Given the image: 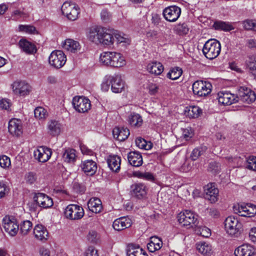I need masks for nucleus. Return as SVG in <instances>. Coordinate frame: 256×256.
Listing matches in <instances>:
<instances>
[{"mask_svg":"<svg viewBox=\"0 0 256 256\" xmlns=\"http://www.w3.org/2000/svg\"><path fill=\"white\" fill-rule=\"evenodd\" d=\"M53 204L52 199L46 194L41 192L35 194L33 197V202L28 204L31 211H36L38 207L48 208Z\"/></svg>","mask_w":256,"mask_h":256,"instance_id":"obj_1","label":"nucleus"},{"mask_svg":"<svg viewBox=\"0 0 256 256\" xmlns=\"http://www.w3.org/2000/svg\"><path fill=\"white\" fill-rule=\"evenodd\" d=\"M221 50V45L218 41L215 39L207 40L202 48V53L206 58L213 60L220 54Z\"/></svg>","mask_w":256,"mask_h":256,"instance_id":"obj_2","label":"nucleus"},{"mask_svg":"<svg viewBox=\"0 0 256 256\" xmlns=\"http://www.w3.org/2000/svg\"><path fill=\"white\" fill-rule=\"evenodd\" d=\"M198 216L193 212L184 210L177 216L178 223L182 226L191 228L198 224Z\"/></svg>","mask_w":256,"mask_h":256,"instance_id":"obj_3","label":"nucleus"},{"mask_svg":"<svg viewBox=\"0 0 256 256\" xmlns=\"http://www.w3.org/2000/svg\"><path fill=\"white\" fill-rule=\"evenodd\" d=\"M212 84L206 81L197 80L192 84V92L194 95L199 97L206 96L210 94Z\"/></svg>","mask_w":256,"mask_h":256,"instance_id":"obj_4","label":"nucleus"},{"mask_svg":"<svg viewBox=\"0 0 256 256\" xmlns=\"http://www.w3.org/2000/svg\"><path fill=\"white\" fill-rule=\"evenodd\" d=\"M62 14L68 20H74L80 14V8L78 5L70 2H65L61 8Z\"/></svg>","mask_w":256,"mask_h":256,"instance_id":"obj_5","label":"nucleus"},{"mask_svg":"<svg viewBox=\"0 0 256 256\" xmlns=\"http://www.w3.org/2000/svg\"><path fill=\"white\" fill-rule=\"evenodd\" d=\"M84 214L82 207L74 204L68 205L64 212L65 217L70 220H80L84 216Z\"/></svg>","mask_w":256,"mask_h":256,"instance_id":"obj_6","label":"nucleus"},{"mask_svg":"<svg viewBox=\"0 0 256 256\" xmlns=\"http://www.w3.org/2000/svg\"><path fill=\"white\" fill-rule=\"evenodd\" d=\"M14 94L20 96H25L32 91V86L24 80H16L11 84Z\"/></svg>","mask_w":256,"mask_h":256,"instance_id":"obj_7","label":"nucleus"},{"mask_svg":"<svg viewBox=\"0 0 256 256\" xmlns=\"http://www.w3.org/2000/svg\"><path fill=\"white\" fill-rule=\"evenodd\" d=\"M48 60L51 66L56 68H60L66 64V57L62 51L55 50L51 52Z\"/></svg>","mask_w":256,"mask_h":256,"instance_id":"obj_8","label":"nucleus"},{"mask_svg":"<svg viewBox=\"0 0 256 256\" xmlns=\"http://www.w3.org/2000/svg\"><path fill=\"white\" fill-rule=\"evenodd\" d=\"M2 226L6 232L12 236H15L19 230L16 220L12 216H4L2 220Z\"/></svg>","mask_w":256,"mask_h":256,"instance_id":"obj_9","label":"nucleus"},{"mask_svg":"<svg viewBox=\"0 0 256 256\" xmlns=\"http://www.w3.org/2000/svg\"><path fill=\"white\" fill-rule=\"evenodd\" d=\"M224 228L226 232L232 236H236L238 232L240 224L238 218L230 216L224 220Z\"/></svg>","mask_w":256,"mask_h":256,"instance_id":"obj_10","label":"nucleus"},{"mask_svg":"<svg viewBox=\"0 0 256 256\" xmlns=\"http://www.w3.org/2000/svg\"><path fill=\"white\" fill-rule=\"evenodd\" d=\"M72 105L77 112L82 113L88 112L91 106L90 100L80 96H76L73 98Z\"/></svg>","mask_w":256,"mask_h":256,"instance_id":"obj_11","label":"nucleus"},{"mask_svg":"<svg viewBox=\"0 0 256 256\" xmlns=\"http://www.w3.org/2000/svg\"><path fill=\"white\" fill-rule=\"evenodd\" d=\"M218 104L223 106H229L238 101L236 95L228 91H220L217 94Z\"/></svg>","mask_w":256,"mask_h":256,"instance_id":"obj_12","label":"nucleus"},{"mask_svg":"<svg viewBox=\"0 0 256 256\" xmlns=\"http://www.w3.org/2000/svg\"><path fill=\"white\" fill-rule=\"evenodd\" d=\"M180 8L176 6H168L163 10L164 18L166 20L170 22L176 21L180 17Z\"/></svg>","mask_w":256,"mask_h":256,"instance_id":"obj_13","label":"nucleus"},{"mask_svg":"<svg viewBox=\"0 0 256 256\" xmlns=\"http://www.w3.org/2000/svg\"><path fill=\"white\" fill-rule=\"evenodd\" d=\"M8 132L14 136L19 137L22 134V124L20 120L12 118L9 121Z\"/></svg>","mask_w":256,"mask_h":256,"instance_id":"obj_14","label":"nucleus"},{"mask_svg":"<svg viewBox=\"0 0 256 256\" xmlns=\"http://www.w3.org/2000/svg\"><path fill=\"white\" fill-rule=\"evenodd\" d=\"M52 154L51 150L46 146H40L34 152V158L41 162L48 161L50 158Z\"/></svg>","mask_w":256,"mask_h":256,"instance_id":"obj_15","label":"nucleus"},{"mask_svg":"<svg viewBox=\"0 0 256 256\" xmlns=\"http://www.w3.org/2000/svg\"><path fill=\"white\" fill-rule=\"evenodd\" d=\"M204 192L206 198L212 203L215 202L218 200L219 191L214 184H208L204 187Z\"/></svg>","mask_w":256,"mask_h":256,"instance_id":"obj_16","label":"nucleus"},{"mask_svg":"<svg viewBox=\"0 0 256 256\" xmlns=\"http://www.w3.org/2000/svg\"><path fill=\"white\" fill-rule=\"evenodd\" d=\"M46 128L48 134L54 136L59 135L61 133L63 126L59 121L56 120H50L47 123Z\"/></svg>","mask_w":256,"mask_h":256,"instance_id":"obj_17","label":"nucleus"},{"mask_svg":"<svg viewBox=\"0 0 256 256\" xmlns=\"http://www.w3.org/2000/svg\"><path fill=\"white\" fill-rule=\"evenodd\" d=\"M256 95L254 92L248 88L241 86V103L250 104L255 101Z\"/></svg>","mask_w":256,"mask_h":256,"instance_id":"obj_18","label":"nucleus"},{"mask_svg":"<svg viewBox=\"0 0 256 256\" xmlns=\"http://www.w3.org/2000/svg\"><path fill=\"white\" fill-rule=\"evenodd\" d=\"M18 44L21 50L27 54H34L37 52L35 44L25 38L20 40Z\"/></svg>","mask_w":256,"mask_h":256,"instance_id":"obj_19","label":"nucleus"},{"mask_svg":"<svg viewBox=\"0 0 256 256\" xmlns=\"http://www.w3.org/2000/svg\"><path fill=\"white\" fill-rule=\"evenodd\" d=\"M103 30L101 27L90 28L87 35L88 39L96 44H100Z\"/></svg>","mask_w":256,"mask_h":256,"instance_id":"obj_20","label":"nucleus"},{"mask_svg":"<svg viewBox=\"0 0 256 256\" xmlns=\"http://www.w3.org/2000/svg\"><path fill=\"white\" fill-rule=\"evenodd\" d=\"M132 224V220L128 216H124L115 220L112 226L115 230L120 231L130 227Z\"/></svg>","mask_w":256,"mask_h":256,"instance_id":"obj_21","label":"nucleus"},{"mask_svg":"<svg viewBox=\"0 0 256 256\" xmlns=\"http://www.w3.org/2000/svg\"><path fill=\"white\" fill-rule=\"evenodd\" d=\"M35 238L42 242L46 241L49 236L46 228L42 224H36L33 230Z\"/></svg>","mask_w":256,"mask_h":256,"instance_id":"obj_22","label":"nucleus"},{"mask_svg":"<svg viewBox=\"0 0 256 256\" xmlns=\"http://www.w3.org/2000/svg\"><path fill=\"white\" fill-rule=\"evenodd\" d=\"M124 84L119 74L112 76L111 90L114 93H120L124 90Z\"/></svg>","mask_w":256,"mask_h":256,"instance_id":"obj_23","label":"nucleus"},{"mask_svg":"<svg viewBox=\"0 0 256 256\" xmlns=\"http://www.w3.org/2000/svg\"><path fill=\"white\" fill-rule=\"evenodd\" d=\"M80 167L82 171L88 176L94 175L97 170L96 162L90 160L82 162Z\"/></svg>","mask_w":256,"mask_h":256,"instance_id":"obj_24","label":"nucleus"},{"mask_svg":"<svg viewBox=\"0 0 256 256\" xmlns=\"http://www.w3.org/2000/svg\"><path fill=\"white\" fill-rule=\"evenodd\" d=\"M128 160L130 164L135 167L142 166L143 162L140 153L136 151L130 152L128 154Z\"/></svg>","mask_w":256,"mask_h":256,"instance_id":"obj_25","label":"nucleus"},{"mask_svg":"<svg viewBox=\"0 0 256 256\" xmlns=\"http://www.w3.org/2000/svg\"><path fill=\"white\" fill-rule=\"evenodd\" d=\"M62 46L65 50L73 53L76 52L80 50L79 42L70 38L66 39L62 43Z\"/></svg>","mask_w":256,"mask_h":256,"instance_id":"obj_26","label":"nucleus"},{"mask_svg":"<svg viewBox=\"0 0 256 256\" xmlns=\"http://www.w3.org/2000/svg\"><path fill=\"white\" fill-rule=\"evenodd\" d=\"M129 130L124 127H116L113 129L112 134L114 138L119 141H123L130 135Z\"/></svg>","mask_w":256,"mask_h":256,"instance_id":"obj_27","label":"nucleus"},{"mask_svg":"<svg viewBox=\"0 0 256 256\" xmlns=\"http://www.w3.org/2000/svg\"><path fill=\"white\" fill-rule=\"evenodd\" d=\"M88 210L92 212L100 213L102 209V203L100 200L97 198H92L87 203Z\"/></svg>","mask_w":256,"mask_h":256,"instance_id":"obj_28","label":"nucleus"},{"mask_svg":"<svg viewBox=\"0 0 256 256\" xmlns=\"http://www.w3.org/2000/svg\"><path fill=\"white\" fill-rule=\"evenodd\" d=\"M121 158L117 155L110 156L107 163L110 168L114 172H118L120 168Z\"/></svg>","mask_w":256,"mask_h":256,"instance_id":"obj_29","label":"nucleus"},{"mask_svg":"<svg viewBox=\"0 0 256 256\" xmlns=\"http://www.w3.org/2000/svg\"><path fill=\"white\" fill-rule=\"evenodd\" d=\"M146 192L147 188L144 184H136L132 187V195L138 198H144L146 196Z\"/></svg>","mask_w":256,"mask_h":256,"instance_id":"obj_30","label":"nucleus"},{"mask_svg":"<svg viewBox=\"0 0 256 256\" xmlns=\"http://www.w3.org/2000/svg\"><path fill=\"white\" fill-rule=\"evenodd\" d=\"M114 52H104L100 54L99 62L104 66H112L114 54Z\"/></svg>","mask_w":256,"mask_h":256,"instance_id":"obj_31","label":"nucleus"},{"mask_svg":"<svg viewBox=\"0 0 256 256\" xmlns=\"http://www.w3.org/2000/svg\"><path fill=\"white\" fill-rule=\"evenodd\" d=\"M126 252L127 256H148L144 250L134 244H128Z\"/></svg>","mask_w":256,"mask_h":256,"instance_id":"obj_32","label":"nucleus"},{"mask_svg":"<svg viewBox=\"0 0 256 256\" xmlns=\"http://www.w3.org/2000/svg\"><path fill=\"white\" fill-rule=\"evenodd\" d=\"M162 246V242L160 238L156 236H152L150 242L147 244L148 249L150 252L158 250Z\"/></svg>","mask_w":256,"mask_h":256,"instance_id":"obj_33","label":"nucleus"},{"mask_svg":"<svg viewBox=\"0 0 256 256\" xmlns=\"http://www.w3.org/2000/svg\"><path fill=\"white\" fill-rule=\"evenodd\" d=\"M164 68L162 64L158 62H152L147 66L148 72L155 75H160L164 71Z\"/></svg>","mask_w":256,"mask_h":256,"instance_id":"obj_34","label":"nucleus"},{"mask_svg":"<svg viewBox=\"0 0 256 256\" xmlns=\"http://www.w3.org/2000/svg\"><path fill=\"white\" fill-rule=\"evenodd\" d=\"M256 214V206L248 204L245 206L241 204V217H252Z\"/></svg>","mask_w":256,"mask_h":256,"instance_id":"obj_35","label":"nucleus"},{"mask_svg":"<svg viewBox=\"0 0 256 256\" xmlns=\"http://www.w3.org/2000/svg\"><path fill=\"white\" fill-rule=\"evenodd\" d=\"M114 42V32L112 33H110L107 30L104 28L100 44L107 46H111Z\"/></svg>","mask_w":256,"mask_h":256,"instance_id":"obj_36","label":"nucleus"},{"mask_svg":"<svg viewBox=\"0 0 256 256\" xmlns=\"http://www.w3.org/2000/svg\"><path fill=\"white\" fill-rule=\"evenodd\" d=\"M202 112V110L198 106H188L184 110L185 115L190 118H197Z\"/></svg>","mask_w":256,"mask_h":256,"instance_id":"obj_37","label":"nucleus"},{"mask_svg":"<svg viewBox=\"0 0 256 256\" xmlns=\"http://www.w3.org/2000/svg\"><path fill=\"white\" fill-rule=\"evenodd\" d=\"M128 121L132 126L138 128L142 124V116L138 114L132 113L129 115Z\"/></svg>","mask_w":256,"mask_h":256,"instance_id":"obj_38","label":"nucleus"},{"mask_svg":"<svg viewBox=\"0 0 256 256\" xmlns=\"http://www.w3.org/2000/svg\"><path fill=\"white\" fill-rule=\"evenodd\" d=\"M198 251L204 255L209 256L212 253V246L206 242H200L196 244Z\"/></svg>","mask_w":256,"mask_h":256,"instance_id":"obj_39","label":"nucleus"},{"mask_svg":"<svg viewBox=\"0 0 256 256\" xmlns=\"http://www.w3.org/2000/svg\"><path fill=\"white\" fill-rule=\"evenodd\" d=\"M114 42H116L117 44H122V45L125 46L129 44L130 42L127 36L118 31H114Z\"/></svg>","mask_w":256,"mask_h":256,"instance_id":"obj_40","label":"nucleus"},{"mask_svg":"<svg viewBox=\"0 0 256 256\" xmlns=\"http://www.w3.org/2000/svg\"><path fill=\"white\" fill-rule=\"evenodd\" d=\"M126 64L124 57L119 52H114L112 67L120 68Z\"/></svg>","mask_w":256,"mask_h":256,"instance_id":"obj_41","label":"nucleus"},{"mask_svg":"<svg viewBox=\"0 0 256 256\" xmlns=\"http://www.w3.org/2000/svg\"><path fill=\"white\" fill-rule=\"evenodd\" d=\"M62 159L68 163L74 162L76 159V150L72 148L65 150L62 154Z\"/></svg>","mask_w":256,"mask_h":256,"instance_id":"obj_42","label":"nucleus"},{"mask_svg":"<svg viewBox=\"0 0 256 256\" xmlns=\"http://www.w3.org/2000/svg\"><path fill=\"white\" fill-rule=\"evenodd\" d=\"M135 142L136 146L140 149L149 150L152 148V144L150 142H146L142 138H137Z\"/></svg>","mask_w":256,"mask_h":256,"instance_id":"obj_43","label":"nucleus"},{"mask_svg":"<svg viewBox=\"0 0 256 256\" xmlns=\"http://www.w3.org/2000/svg\"><path fill=\"white\" fill-rule=\"evenodd\" d=\"M255 253V249L250 244H244L241 246V256H252Z\"/></svg>","mask_w":256,"mask_h":256,"instance_id":"obj_44","label":"nucleus"},{"mask_svg":"<svg viewBox=\"0 0 256 256\" xmlns=\"http://www.w3.org/2000/svg\"><path fill=\"white\" fill-rule=\"evenodd\" d=\"M18 30L20 32L29 34L37 33L36 28L32 25L20 24L18 27Z\"/></svg>","mask_w":256,"mask_h":256,"instance_id":"obj_45","label":"nucleus"},{"mask_svg":"<svg viewBox=\"0 0 256 256\" xmlns=\"http://www.w3.org/2000/svg\"><path fill=\"white\" fill-rule=\"evenodd\" d=\"M214 26L216 30L224 31H229L233 29V27L231 24L222 21L215 22L214 24Z\"/></svg>","mask_w":256,"mask_h":256,"instance_id":"obj_46","label":"nucleus"},{"mask_svg":"<svg viewBox=\"0 0 256 256\" xmlns=\"http://www.w3.org/2000/svg\"><path fill=\"white\" fill-rule=\"evenodd\" d=\"M182 73V70L178 67L172 68L167 74V77L169 78L176 80L178 78Z\"/></svg>","mask_w":256,"mask_h":256,"instance_id":"obj_47","label":"nucleus"},{"mask_svg":"<svg viewBox=\"0 0 256 256\" xmlns=\"http://www.w3.org/2000/svg\"><path fill=\"white\" fill-rule=\"evenodd\" d=\"M207 150V147L205 146H202L200 147L194 148L190 155L192 160H196L200 156L203 154Z\"/></svg>","mask_w":256,"mask_h":256,"instance_id":"obj_48","label":"nucleus"},{"mask_svg":"<svg viewBox=\"0 0 256 256\" xmlns=\"http://www.w3.org/2000/svg\"><path fill=\"white\" fill-rule=\"evenodd\" d=\"M196 233L200 235L204 238H209L211 236V230L205 226H198L195 229Z\"/></svg>","mask_w":256,"mask_h":256,"instance_id":"obj_49","label":"nucleus"},{"mask_svg":"<svg viewBox=\"0 0 256 256\" xmlns=\"http://www.w3.org/2000/svg\"><path fill=\"white\" fill-rule=\"evenodd\" d=\"M32 224L30 220L24 221L20 226V232L22 235H26L32 230Z\"/></svg>","mask_w":256,"mask_h":256,"instance_id":"obj_50","label":"nucleus"},{"mask_svg":"<svg viewBox=\"0 0 256 256\" xmlns=\"http://www.w3.org/2000/svg\"><path fill=\"white\" fill-rule=\"evenodd\" d=\"M193 136L194 131L190 127L182 128L181 129V138L187 141L190 140Z\"/></svg>","mask_w":256,"mask_h":256,"instance_id":"obj_51","label":"nucleus"},{"mask_svg":"<svg viewBox=\"0 0 256 256\" xmlns=\"http://www.w3.org/2000/svg\"><path fill=\"white\" fill-rule=\"evenodd\" d=\"M244 166L250 170L256 171V156H249Z\"/></svg>","mask_w":256,"mask_h":256,"instance_id":"obj_52","label":"nucleus"},{"mask_svg":"<svg viewBox=\"0 0 256 256\" xmlns=\"http://www.w3.org/2000/svg\"><path fill=\"white\" fill-rule=\"evenodd\" d=\"M34 114L35 117L38 120H44L48 116L46 110L42 107L36 108L34 110Z\"/></svg>","mask_w":256,"mask_h":256,"instance_id":"obj_53","label":"nucleus"},{"mask_svg":"<svg viewBox=\"0 0 256 256\" xmlns=\"http://www.w3.org/2000/svg\"><path fill=\"white\" fill-rule=\"evenodd\" d=\"M10 190L9 186L6 182L0 180V199L8 194Z\"/></svg>","mask_w":256,"mask_h":256,"instance_id":"obj_54","label":"nucleus"},{"mask_svg":"<svg viewBox=\"0 0 256 256\" xmlns=\"http://www.w3.org/2000/svg\"><path fill=\"white\" fill-rule=\"evenodd\" d=\"M112 76L107 75L104 76L101 84V89L103 92H106L109 90L111 84Z\"/></svg>","mask_w":256,"mask_h":256,"instance_id":"obj_55","label":"nucleus"},{"mask_svg":"<svg viewBox=\"0 0 256 256\" xmlns=\"http://www.w3.org/2000/svg\"><path fill=\"white\" fill-rule=\"evenodd\" d=\"M174 30L180 35H182L186 34L189 30V28L186 24L183 23L176 25L174 28Z\"/></svg>","mask_w":256,"mask_h":256,"instance_id":"obj_56","label":"nucleus"},{"mask_svg":"<svg viewBox=\"0 0 256 256\" xmlns=\"http://www.w3.org/2000/svg\"><path fill=\"white\" fill-rule=\"evenodd\" d=\"M134 175L138 178L145 180L152 181L154 179L153 175L149 172H136L134 173Z\"/></svg>","mask_w":256,"mask_h":256,"instance_id":"obj_57","label":"nucleus"},{"mask_svg":"<svg viewBox=\"0 0 256 256\" xmlns=\"http://www.w3.org/2000/svg\"><path fill=\"white\" fill-rule=\"evenodd\" d=\"M11 166L10 158L6 155L0 156V166L5 169L9 168Z\"/></svg>","mask_w":256,"mask_h":256,"instance_id":"obj_58","label":"nucleus"},{"mask_svg":"<svg viewBox=\"0 0 256 256\" xmlns=\"http://www.w3.org/2000/svg\"><path fill=\"white\" fill-rule=\"evenodd\" d=\"M243 26L246 30L256 31V20H246L243 22Z\"/></svg>","mask_w":256,"mask_h":256,"instance_id":"obj_59","label":"nucleus"},{"mask_svg":"<svg viewBox=\"0 0 256 256\" xmlns=\"http://www.w3.org/2000/svg\"><path fill=\"white\" fill-rule=\"evenodd\" d=\"M220 167L218 163L212 162L210 163L208 170L212 174H216L220 171Z\"/></svg>","mask_w":256,"mask_h":256,"instance_id":"obj_60","label":"nucleus"},{"mask_svg":"<svg viewBox=\"0 0 256 256\" xmlns=\"http://www.w3.org/2000/svg\"><path fill=\"white\" fill-rule=\"evenodd\" d=\"M146 88L148 90V92L151 95H154L156 94L158 90V86L152 82H149Z\"/></svg>","mask_w":256,"mask_h":256,"instance_id":"obj_61","label":"nucleus"},{"mask_svg":"<svg viewBox=\"0 0 256 256\" xmlns=\"http://www.w3.org/2000/svg\"><path fill=\"white\" fill-rule=\"evenodd\" d=\"M26 14L23 12L16 10L12 12L11 18L14 20H16L20 18H24Z\"/></svg>","mask_w":256,"mask_h":256,"instance_id":"obj_62","label":"nucleus"},{"mask_svg":"<svg viewBox=\"0 0 256 256\" xmlns=\"http://www.w3.org/2000/svg\"><path fill=\"white\" fill-rule=\"evenodd\" d=\"M26 182L30 184H34L36 180V176L35 173L30 172L25 176Z\"/></svg>","mask_w":256,"mask_h":256,"instance_id":"obj_63","label":"nucleus"},{"mask_svg":"<svg viewBox=\"0 0 256 256\" xmlns=\"http://www.w3.org/2000/svg\"><path fill=\"white\" fill-rule=\"evenodd\" d=\"M0 107L3 110H9L10 108V102L9 100L2 98L0 100Z\"/></svg>","mask_w":256,"mask_h":256,"instance_id":"obj_64","label":"nucleus"}]
</instances>
